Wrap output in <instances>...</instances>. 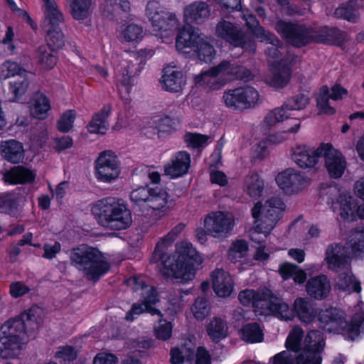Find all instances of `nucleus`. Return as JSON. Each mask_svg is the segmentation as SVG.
I'll return each instance as SVG.
<instances>
[{
    "label": "nucleus",
    "instance_id": "f257e3e1",
    "mask_svg": "<svg viewBox=\"0 0 364 364\" xmlns=\"http://www.w3.org/2000/svg\"><path fill=\"white\" fill-rule=\"evenodd\" d=\"M173 242L161 238L157 242L151 261L163 267L162 272L167 277H173L180 282L186 283L195 278L196 272L202 264L203 259L191 243L183 242L176 247L173 256L167 250Z\"/></svg>",
    "mask_w": 364,
    "mask_h": 364
},
{
    "label": "nucleus",
    "instance_id": "f03ea898",
    "mask_svg": "<svg viewBox=\"0 0 364 364\" xmlns=\"http://www.w3.org/2000/svg\"><path fill=\"white\" fill-rule=\"evenodd\" d=\"M38 308L23 312L18 318L5 322L0 329V356L14 358L18 355L26 338L38 328L41 318Z\"/></svg>",
    "mask_w": 364,
    "mask_h": 364
},
{
    "label": "nucleus",
    "instance_id": "7ed1b4c3",
    "mask_svg": "<svg viewBox=\"0 0 364 364\" xmlns=\"http://www.w3.org/2000/svg\"><path fill=\"white\" fill-rule=\"evenodd\" d=\"M276 31L294 46H303L311 42L341 45L348 40L346 32L336 28H322L318 31L303 25L279 21Z\"/></svg>",
    "mask_w": 364,
    "mask_h": 364
},
{
    "label": "nucleus",
    "instance_id": "20e7f679",
    "mask_svg": "<svg viewBox=\"0 0 364 364\" xmlns=\"http://www.w3.org/2000/svg\"><path fill=\"white\" fill-rule=\"evenodd\" d=\"M97 223L110 230H124L132 224V214L120 200L107 197L97 200L91 208Z\"/></svg>",
    "mask_w": 364,
    "mask_h": 364
},
{
    "label": "nucleus",
    "instance_id": "39448f33",
    "mask_svg": "<svg viewBox=\"0 0 364 364\" xmlns=\"http://www.w3.org/2000/svg\"><path fill=\"white\" fill-rule=\"evenodd\" d=\"M238 299L242 304H252L255 311L261 315L274 314L284 320H290L293 317L289 305L281 298L273 294L269 289H263L256 292L252 289L242 291Z\"/></svg>",
    "mask_w": 364,
    "mask_h": 364
},
{
    "label": "nucleus",
    "instance_id": "423d86ee",
    "mask_svg": "<svg viewBox=\"0 0 364 364\" xmlns=\"http://www.w3.org/2000/svg\"><path fill=\"white\" fill-rule=\"evenodd\" d=\"M252 78V73L246 68L224 60L208 71L196 76L195 82L198 86L208 90H215L235 80L249 81Z\"/></svg>",
    "mask_w": 364,
    "mask_h": 364
},
{
    "label": "nucleus",
    "instance_id": "0eeeda50",
    "mask_svg": "<svg viewBox=\"0 0 364 364\" xmlns=\"http://www.w3.org/2000/svg\"><path fill=\"white\" fill-rule=\"evenodd\" d=\"M284 209L285 205L279 197H272L264 203L262 202L255 203L252 209L254 227L250 235L251 240L256 241L255 236L257 233L267 236L279 220Z\"/></svg>",
    "mask_w": 364,
    "mask_h": 364
},
{
    "label": "nucleus",
    "instance_id": "6e6552de",
    "mask_svg": "<svg viewBox=\"0 0 364 364\" xmlns=\"http://www.w3.org/2000/svg\"><path fill=\"white\" fill-rule=\"evenodd\" d=\"M71 264L83 272L88 279L97 280L109 269V264L96 248L81 245L73 248L70 255Z\"/></svg>",
    "mask_w": 364,
    "mask_h": 364
},
{
    "label": "nucleus",
    "instance_id": "1a4fd4ad",
    "mask_svg": "<svg viewBox=\"0 0 364 364\" xmlns=\"http://www.w3.org/2000/svg\"><path fill=\"white\" fill-rule=\"evenodd\" d=\"M318 320L321 326L329 332H346L350 338L359 334L364 325V311L360 306L355 307V314L350 323L345 319V314L337 309H328L319 313Z\"/></svg>",
    "mask_w": 364,
    "mask_h": 364
},
{
    "label": "nucleus",
    "instance_id": "9d476101",
    "mask_svg": "<svg viewBox=\"0 0 364 364\" xmlns=\"http://www.w3.org/2000/svg\"><path fill=\"white\" fill-rule=\"evenodd\" d=\"M168 199L167 191L159 187L142 186L130 193L132 202L151 209L159 218L164 217L168 212Z\"/></svg>",
    "mask_w": 364,
    "mask_h": 364
},
{
    "label": "nucleus",
    "instance_id": "9b49d317",
    "mask_svg": "<svg viewBox=\"0 0 364 364\" xmlns=\"http://www.w3.org/2000/svg\"><path fill=\"white\" fill-rule=\"evenodd\" d=\"M126 282L134 291H139L142 298L141 303L134 304L127 312L125 316L127 321H132L135 316L144 312L161 316V312L151 306L158 301L157 294L153 286L146 284L144 279L139 277H131Z\"/></svg>",
    "mask_w": 364,
    "mask_h": 364
},
{
    "label": "nucleus",
    "instance_id": "f8f14e48",
    "mask_svg": "<svg viewBox=\"0 0 364 364\" xmlns=\"http://www.w3.org/2000/svg\"><path fill=\"white\" fill-rule=\"evenodd\" d=\"M146 14L151 22L156 35L161 38L173 35L178 28V21L176 15L166 11L157 1L148 2Z\"/></svg>",
    "mask_w": 364,
    "mask_h": 364
},
{
    "label": "nucleus",
    "instance_id": "ddd939ff",
    "mask_svg": "<svg viewBox=\"0 0 364 364\" xmlns=\"http://www.w3.org/2000/svg\"><path fill=\"white\" fill-rule=\"evenodd\" d=\"M215 35L235 47H241L244 50L254 53L256 45L252 37L247 35L237 25L221 19L216 24Z\"/></svg>",
    "mask_w": 364,
    "mask_h": 364
},
{
    "label": "nucleus",
    "instance_id": "4468645a",
    "mask_svg": "<svg viewBox=\"0 0 364 364\" xmlns=\"http://www.w3.org/2000/svg\"><path fill=\"white\" fill-rule=\"evenodd\" d=\"M259 100L257 90L249 86L229 90L223 96V100L227 107L237 109L255 107Z\"/></svg>",
    "mask_w": 364,
    "mask_h": 364
},
{
    "label": "nucleus",
    "instance_id": "2eb2a0df",
    "mask_svg": "<svg viewBox=\"0 0 364 364\" xmlns=\"http://www.w3.org/2000/svg\"><path fill=\"white\" fill-rule=\"evenodd\" d=\"M121 168L117 156L111 151L102 152L95 161L96 178L104 183H111L120 174Z\"/></svg>",
    "mask_w": 364,
    "mask_h": 364
},
{
    "label": "nucleus",
    "instance_id": "dca6fc26",
    "mask_svg": "<svg viewBox=\"0 0 364 364\" xmlns=\"http://www.w3.org/2000/svg\"><path fill=\"white\" fill-rule=\"evenodd\" d=\"M323 144L314 148L306 144H296L290 150L291 161L300 168L310 169L314 168L322 157Z\"/></svg>",
    "mask_w": 364,
    "mask_h": 364
},
{
    "label": "nucleus",
    "instance_id": "f3484780",
    "mask_svg": "<svg viewBox=\"0 0 364 364\" xmlns=\"http://www.w3.org/2000/svg\"><path fill=\"white\" fill-rule=\"evenodd\" d=\"M235 225V218L226 212H213L205 218L204 226L208 234L215 237L227 235Z\"/></svg>",
    "mask_w": 364,
    "mask_h": 364
},
{
    "label": "nucleus",
    "instance_id": "a211bd4d",
    "mask_svg": "<svg viewBox=\"0 0 364 364\" xmlns=\"http://www.w3.org/2000/svg\"><path fill=\"white\" fill-rule=\"evenodd\" d=\"M278 186L287 193H296L309 186L311 179L294 168H287L276 177Z\"/></svg>",
    "mask_w": 364,
    "mask_h": 364
},
{
    "label": "nucleus",
    "instance_id": "6ab92c4d",
    "mask_svg": "<svg viewBox=\"0 0 364 364\" xmlns=\"http://www.w3.org/2000/svg\"><path fill=\"white\" fill-rule=\"evenodd\" d=\"M322 156L325 160V166L331 177H341L346 168V161L342 154L330 144H323Z\"/></svg>",
    "mask_w": 364,
    "mask_h": 364
},
{
    "label": "nucleus",
    "instance_id": "aec40b11",
    "mask_svg": "<svg viewBox=\"0 0 364 364\" xmlns=\"http://www.w3.org/2000/svg\"><path fill=\"white\" fill-rule=\"evenodd\" d=\"M183 21L188 25H200L208 21L211 14V7L205 1H196L183 9Z\"/></svg>",
    "mask_w": 364,
    "mask_h": 364
},
{
    "label": "nucleus",
    "instance_id": "412c9836",
    "mask_svg": "<svg viewBox=\"0 0 364 364\" xmlns=\"http://www.w3.org/2000/svg\"><path fill=\"white\" fill-rule=\"evenodd\" d=\"M347 95V90L338 85L331 88V92L326 86H323L316 96L317 107L320 113L332 115L335 113L334 107L329 102V100H337Z\"/></svg>",
    "mask_w": 364,
    "mask_h": 364
},
{
    "label": "nucleus",
    "instance_id": "4be33fe9",
    "mask_svg": "<svg viewBox=\"0 0 364 364\" xmlns=\"http://www.w3.org/2000/svg\"><path fill=\"white\" fill-rule=\"evenodd\" d=\"M348 259L347 249L343 245L333 242L327 246L324 261L328 269L337 272L347 265Z\"/></svg>",
    "mask_w": 364,
    "mask_h": 364
},
{
    "label": "nucleus",
    "instance_id": "5701e85b",
    "mask_svg": "<svg viewBox=\"0 0 364 364\" xmlns=\"http://www.w3.org/2000/svg\"><path fill=\"white\" fill-rule=\"evenodd\" d=\"M331 290L330 280L323 274L310 278L306 284L308 295L316 300L326 298Z\"/></svg>",
    "mask_w": 364,
    "mask_h": 364
},
{
    "label": "nucleus",
    "instance_id": "b1692460",
    "mask_svg": "<svg viewBox=\"0 0 364 364\" xmlns=\"http://www.w3.org/2000/svg\"><path fill=\"white\" fill-rule=\"evenodd\" d=\"M213 288L220 297L229 296L233 291V281L230 274L223 269H216L211 273Z\"/></svg>",
    "mask_w": 364,
    "mask_h": 364
},
{
    "label": "nucleus",
    "instance_id": "393cba45",
    "mask_svg": "<svg viewBox=\"0 0 364 364\" xmlns=\"http://www.w3.org/2000/svg\"><path fill=\"white\" fill-rule=\"evenodd\" d=\"M191 163L190 155L186 151L178 152L164 168L166 175L171 178L180 177L187 173Z\"/></svg>",
    "mask_w": 364,
    "mask_h": 364
},
{
    "label": "nucleus",
    "instance_id": "a878e982",
    "mask_svg": "<svg viewBox=\"0 0 364 364\" xmlns=\"http://www.w3.org/2000/svg\"><path fill=\"white\" fill-rule=\"evenodd\" d=\"M203 36L191 27L184 28L179 32L176 38V47L179 52L183 53L189 52L186 50L187 49L194 51Z\"/></svg>",
    "mask_w": 364,
    "mask_h": 364
},
{
    "label": "nucleus",
    "instance_id": "bb28decb",
    "mask_svg": "<svg viewBox=\"0 0 364 364\" xmlns=\"http://www.w3.org/2000/svg\"><path fill=\"white\" fill-rule=\"evenodd\" d=\"M0 154L5 160L18 164L23 159L24 149L21 143L11 139L1 143Z\"/></svg>",
    "mask_w": 364,
    "mask_h": 364
},
{
    "label": "nucleus",
    "instance_id": "cd10ccee",
    "mask_svg": "<svg viewBox=\"0 0 364 364\" xmlns=\"http://www.w3.org/2000/svg\"><path fill=\"white\" fill-rule=\"evenodd\" d=\"M185 83V78L181 71L168 67L164 69L162 85L165 90L171 92H180L183 90Z\"/></svg>",
    "mask_w": 364,
    "mask_h": 364
},
{
    "label": "nucleus",
    "instance_id": "c85d7f7f",
    "mask_svg": "<svg viewBox=\"0 0 364 364\" xmlns=\"http://www.w3.org/2000/svg\"><path fill=\"white\" fill-rule=\"evenodd\" d=\"M363 7L358 0H351L341 4L334 11V16L351 23H358L360 18L358 10Z\"/></svg>",
    "mask_w": 364,
    "mask_h": 364
},
{
    "label": "nucleus",
    "instance_id": "c756f323",
    "mask_svg": "<svg viewBox=\"0 0 364 364\" xmlns=\"http://www.w3.org/2000/svg\"><path fill=\"white\" fill-rule=\"evenodd\" d=\"M244 191L247 195L255 200L264 196L267 192L264 180L256 173H250L245 177Z\"/></svg>",
    "mask_w": 364,
    "mask_h": 364
},
{
    "label": "nucleus",
    "instance_id": "7c9ffc66",
    "mask_svg": "<svg viewBox=\"0 0 364 364\" xmlns=\"http://www.w3.org/2000/svg\"><path fill=\"white\" fill-rule=\"evenodd\" d=\"M293 311L299 319L306 323L312 322L317 315V311L306 298H296L293 304Z\"/></svg>",
    "mask_w": 364,
    "mask_h": 364
},
{
    "label": "nucleus",
    "instance_id": "2f4dec72",
    "mask_svg": "<svg viewBox=\"0 0 364 364\" xmlns=\"http://www.w3.org/2000/svg\"><path fill=\"white\" fill-rule=\"evenodd\" d=\"M43 9L45 15L43 27L58 26L64 21L63 14L55 0H43Z\"/></svg>",
    "mask_w": 364,
    "mask_h": 364
},
{
    "label": "nucleus",
    "instance_id": "473e14b6",
    "mask_svg": "<svg viewBox=\"0 0 364 364\" xmlns=\"http://www.w3.org/2000/svg\"><path fill=\"white\" fill-rule=\"evenodd\" d=\"M36 177V173L21 166L12 168L4 174V180L11 184L26 183L32 182Z\"/></svg>",
    "mask_w": 364,
    "mask_h": 364
},
{
    "label": "nucleus",
    "instance_id": "72a5a7b5",
    "mask_svg": "<svg viewBox=\"0 0 364 364\" xmlns=\"http://www.w3.org/2000/svg\"><path fill=\"white\" fill-rule=\"evenodd\" d=\"M110 112V105H105L99 112L94 114L87 125L88 132L92 134H105L109 127L107 118Z\"/></svg>",
    "mask_w": 364,
    "mask_h": 364
},
{
    "label": "nucleus",
    "instance_id": "f704fd0d",
    "mask_svg": "<svg viewBox=\"0 0 364 364\" xmlns=\"http://www.w3.org/2000/svg\"><path fill=\"white\" fill-rule=\"evenodd\" d=\"M50 109L49 100L43 93H35L30 102V112L33 117L44 119Z\"/></svg>",
    "mask_w": 364,
    "mask_h": 364
},
{
    "label": "nucleus",
    "instance_id": "c9c22d12",
    "mask_svg": "<svg viewBox=\"0 0 364 364\" xmlns=\"http://www.w3.org/2000/svg\"><path fill=\"white\" fill-rule=\"evenodd\" d=\"M206 332L213 341L218 343L228 336V323L220 317H213L206 326Z\"/></svg>",
    "mask_w": 364,
    "mask_h": 364
},
{
    "label": "nucleus",
    "instance_id": "e433bc0d",
    "mask_svg": "<svg viewBox=\"0 0 364 364\" xmlns=\"http://www.w3.org/2000/svg\"><path fill=\"white\" fill-rule=\"evenodd\" d=\"M71 16L76 21L88 18L92 13V0H67Z\"/></svg>",
    "mask_w": 364,
    "mask_h": 364
},
{
    "label": "nucleus",
    "instance_id": "4c0bfd02",
    "mask_svg": "<svg viewBox=\"0 0 364 364\" xmlns=\"http://www.w3.org/2000/svg\"><path fill=\"white\" fill-rule=\"evenodd\" d=\"M304 349L321 355L326 346L323 334L318 330L309 331L304 337Z\"/></svg>",
    "mask_w": 364,
    "mask_h": 364
},
{
    "label": "nucleus",
    "instance_id": "58836bf2",
    "mask_svg": "<svg viewBox=\"0 0 364 364\" xmlns=\"http://www.w3.org/2000/svg\"><path fill=\"white\" fill-rule=\"evenodd\" d=\"M143 28L136 23H129L124 26L120 33L121 41L127 43H138L144 38Z\"/></svg>",
    "mask_w": 364,
    "mask_h": 364
},
{
    "label": "nucleus",
    "instance_id": "ea45409f",
    "mask_svg": "<svg viewBox=\"0 0 364 364\" xmlns=\"http://www.w3.org/2000/svg\"><path fill=\"white\" fill-rule=\"evenodd\" d=\"M24 75H28L27 70L15 62L6 61L1 66L0 77L3 80L17 79Z\"/></svg>",
    "mask_w": 364,
    "mask_h": 364
},
{
    "label": "nucleus",
    "instance_id": "a19ab883",
    "mask_svg": "<svg viewBox=\"0 0 364 364\" xmlns=\"http://www.w3.org/2000/svg\"><path fill=\"white\" fill-rule=\"evenodd\" d=\"M46 33V41L47 47L51 49H59L65 43L64 34L59 26L43 27Z\"/></svg>",
    "mask_w": 364,
    "mask_h": 364
},
{
    "label": "nucleus",
    "instance_id": "79ce46f5",
    "mask_svg": "<svg viewBox=\"0 0 364 364\" xmlns=\"http://www.w3.org/2000/svg\"><path fill=\"white\" fill-rule=\"evenodd\" d=\"M195 345L191 341H187L184 344L179 347L173 348L171 350V363L172 364H181L182 360H178L175 355L182 354L185 360H191L195 356Z\"/></svg>",
    "mask_w": 364,
    "mask_h": 364
},
{
    "label": "nucleus",
    "instance_id": "37998d69",
    "mask_svg": "<svg viewBox=\"0 0 364 364\" xmlns=\"http://www.w3.org/2000/svg\"><path fill=\"white\" fill-rule=\"evenodd\" d=\"M336 288L348 292H360L361 290L360 282L349 273L340 274L336 280Z\"/></svg>",
    "mask_w": 364,
    "mask_h": 364
},
{
    "label": "nucleus",
    "instance_id": "c03bdc74",
    "mask_svg": "<svg viewBox=\"0 0 364 364\" xmlns=\"http://www.w3.org/2000/svg\"><path fill=\"white\" fill-rule=\"evenodd\" d=\"M28 85L27 75L11 80L9 87V94L11 95L10 100L16 101L23 95L28 87Z\"/></svg>",
    "mask_w": 364,
    "mask_h": 364
},
{
    "label": "nucleus",
    "instance_id": "a18cd8bd",
    "mask_svg": "<svg viewBox=\"0 0 364 364\" xmlns=\"http://www.w3.org/2000/svg\"><path fill=\"white\" fill-rule=\"evenodd\" d=\"M240 331L242 340L246 342L257 343L263 340L262 330L257 323L245 325Z\"/></svg>",
    "mask_w": 364,
    "mask_h": 364
},
{
    "label": "nucleus",
    "instance_id": "49530a36",
    "mask_svg": "<svg viewBox=\"0 0 364 364\" xmlns=\"http://www.w3.org/2000/svg\"><path fill=\"white\" fill-rule=\"evenodd\" d=\"M304 337V331L299 326H295L289 332L286 342L285 346L287 351L298 353L301 349V341Z\"/></svg>",
    "mask_w": 364,
    "mask_h": 364
},
{
    "label": "nucleus",
    "instance_id": "de8ad7c7",
    "mask_svg": "<svg viewBox=\"0 0 364 364\" xmlns=\"http://www.w3.org/2000/svg\"><path fill=\"white\" fill-rule=\"evenodd\" d=\"M282 70H276L267 79V83L274 88H282L290 80V71L287 66H282Z\"/></svg>",
    "mask_w": 364,
    "mask_h": 364
},
{
    "label": "nucleus",
    "instance_id": "09e8293b",
    "mask_svg": "<svg viewBox=\"0 0 364 364\" xmlns=\"http://www.w3.org/2000/svg\"><path fill=\"white\" fill-rule=\"evenodd\" d=\"M194 52L196 53L198 58L201 61L206 63L210 62L214 58L215 54L213 46L205 36H203L201 38Z\"/></svg>",
    "mask_w": 364,
    "mask_h": 364
},
{
    "label": "nucleus",
    "instance_id": "8fccbe9b",
    "mask_svg": "<svg viewBox=\"0 0 364 364\" xmlns=\"http://www.w3.org/2000/svg\"><path fill=\"white\" fill-rule=\"evenodd\" d=\"M352 252L355 255L364 252V228H358L353 230L348 240Z\"/></svg>",
    "mask_w": 364,
    "mask_h": 364
},
{
    "label": "nucleus",
    "instance_id": "3c124183",
    "mask_svg": "<svg viewBox=\"0 0 364 364\" xmlns=\"http://www.w3.org/2000/svg\"><path fill=\"white\" fill-rule=\"evenodd\" d=\"M270 46L266 50L267 60L272 65L287 66L290 61L282 57L283 48L280 46V42L277 43H269Z\"/></svg>",
    "mask_w": 364,
    "mask_h": 364
},
{
    "label": "nucleus",
    "instance_id": "603ef678",
    "mask_svg": "<svg viewBox=\"0 0 364 364\" xmlns=\"http://www.w3.org/2000/svg\"><path fill=\"white\" fill-rule=\"evenodd\" d=\"M53 50L46 46H41L37 50L38 61L44 69H52L56 65L57 58Z\"/></svg>",
    "mask_w": 364,
    "mask_h": 364
},
{
    "label": "nucleus",
    "instance_id": "864d4df0",
    "mask_svg": "<svg viewBox=\"0 0 364 364\" xmlns=\"http://www.w3.org/2000/svg\"><path fill=\"white\" fill-rule=\"evenodd\" d=\"M248 250V244L245 240H237L230 247L228 253V259L232 262H237L246 256Z\"/></svg>",
    "mask_w": 364,
    "mask_h": 364
},
{
    "label": "nucleus",
    "instance_id": "5fc2aeb1",
    "mask_svg": "<svg viewBox=\"0 0 364 364\" xmlns=\"http://www.w3.org/2000/svg\"><path fill=\"white\" fill-rule=\"evenodd\" d=\"M301 125V122L299 119H291L288 120L284 124V130L282 132L277 133L271 136V141L274 143H282L287 139V134L296 133Z\"/></svg>",
    "mask_w": 364,
    "mask_h": 364
},
{
    "label": "nucleus",
    "instance_id": "6e6d98bb",
    "mask_svg": "<svg viewBox=\"0 0 364 364\" xmlns=\"http://www.w3.org/2000/svg\"><path fill=\"white\" fill-rule=\"evenodd\" d=\"M132 74V70H124L119 79V90L121 95H124L125 97L131 93L132 88L135 85Z\"/></svg>",
    "mask_w": 364,
    "mask_h": 364
},
{
    "label": "nucleus",
    "instance_id": "4d7b16f0",
    "mask_svg": "<svg viewBox=\"0 0 364 364\" xmlns=\"http://www.w3.org/2000/svg\"><path fill=\"white\" fill-rule=\"evenodd\" d=\"M295 360L296 364H321L322 357L318 353L304 348L295 355Z\"/></svg>",
    "mask_w": 364,
    "mask_h": 364
},
{
    "label": "nucleus",
    "instance_id": "13d9d810",
    "mask_svg": "<svg viewBox=\"0 0 364 364\" xmlns=\"http://www.w3.org/2000/svg\"><path fill=\"white\" fill-rule=\"evenodd\" d=\"M191 311L198 320H203L210 314V306L206 299L198 297L192 306Z\"/></svg>",
    "mask_w": 364,
    "mask_h": 364
},
{
    "label": "nucleus",
    "instance_id": "bf43d9fd",
    "mask_svg": "<svg viewBox=\"0 0 364 364\" xmlns=\"http://www.w3.org/2000/svg\"><path fill=\"white\" fill-rule=\"evenodd\" d=\"M356 209L355 200L350 196L341 197L340 200V215L343 219H348L353 217Z\"/></svg>",
    "mask_w": 364,
    "mask_h": 364
},
{
    "label": "nucleus",
    "instance_id": "052dcab7",
    "mask_svg": "<svg viewBox=\"0 0 364 364\" xmlns=\"http://www.w3.org/2000/svg\"><path fill=\"white\" fill-rule=\"evenodd\" d=\"M288 118V114L284 109V107L276 108L269 112L264 118V125L267 128L272 127L277 123Z\"/></svg>",
    "mask_w": 364,
    "mask_h": 364
},
{
    "label": "nucleus",
    "instance_id": "680f3d73",
    "mask_svg": "<svg viewBox=\"0 0 364 364\" xmlns=\"http://www.w3.org/2000/svg\"><path fill=\"white\" fill-rule=\"evenodd\" d=\"M309 98L303 95H298L289 99L282 107L287 113L290 110H300L304 109L309 104Z\"/></svg>",
    "mask_w": 364,
    "mask_h": 364
},
{
    "label": "nucleus",
    "instance_id": "e2e57ef3",
    "mask_svg": "<svg viewBox=\"0 0 364 364\" xmlns=\"http://www.w3.org/2000/svg\"><path fill=\"white\" fill-rule=\"evenodd\" d=\"M76 113L70 109L65 112L58 122V129L61 132H68L72 127L75 121Z\"/></svg>",
    "mask_w": 364,
    "mask_h": 364
},
{
    "label": "nucleus",
    "instance_id": "0e129e2a",
    "mask_svg": "<svg viewBox=\"0 0 364 364\" xmlns=\"http://www.w3.org/2000/svg\"><path fill=\"white\" fill-rule=\"evenodd\" d=\"M105 7L109 14H112L118 7L124 12L131 11V4L129 0H105Z\"/></svg>",
    "mask_w": 364,
    "mask_h": 364
},
{
    "label": "nucleus",
    "instance_id": "69168bd1",
    "mask_svg": "<svg viewBox=\"0 0 364 364\" xmlns=\"http://www.w3.org/2000/svg\"><path fill=\"white\" fill-rule=\"evenodd\" d=\"M55 358L60 359L64 363H70L77 358L76 350L69 346H62L58 348L55 353Z\"/></svg>",
    "mask_w": 364,
    "mask_h": 364
},
{
    "label": "nucleus",
    "instance_id": "338daca9",
    "mask_svg": "<svg viewBox=\"0 0 364 364\" xmlns=\"http://www.w3.org/2000/svg\"><path fill=\"white\" fill-rule=\"evenodd\" d=\"M17 207L16 197L13 194L0 196V212L11 214Z\"/></svg>",
    "mask_w": 364,
    "mask_h": 364
},
{
    "label": "nucleus",
    "instance_id": "774afa93",
    "mask_svg": "<svg viewBox=\"0 0 364 364\" xmlns=\"http://www.w3.org/2000/svg\"><path fill=\"white\" fill-rule=\"evenodd\" d=\"M253 35L261 42L267 43H277L279 39L272 33L265 30L262 26H259L252 31Z\"/></svg>",
    "mask_w": 364,
    "mask_h": 364
}]
</instances>
